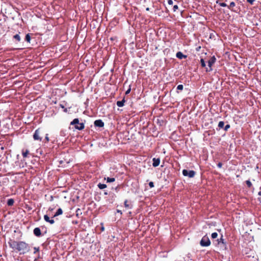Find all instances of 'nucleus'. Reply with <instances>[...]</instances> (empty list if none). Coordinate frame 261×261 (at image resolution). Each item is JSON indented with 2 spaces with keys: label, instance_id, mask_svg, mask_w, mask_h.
I'll list each match as a JSON object with an SVG mask.
<instances>
[{
  "label": "nucleus",
  "instance_id": "1",
  "mask_svg": "<svg viewBox=\"0 0 261 261\" xmlns=\"http://www.w3.org/2000/svg\"><path fill=\"white\" fill-rule=\"evenodd\" d=\"M10 248L20 252V254H24L30 251L29 245L24 241H16L11 240L8 242Z\"/></svg>",
  "mask_w": 261,
  "mask_h": 261
},
{
  "label": "nucleus",
  "instance_id": "2",
  "mask_svg": "<svg viewBox=\"0 0 261 261\" xmlns=\"http://www.w3.org/2000/svg\"><path fill=\"white\" fill-rule=\"evenodd\" d=\"M70 125H74L75 128L80 130H83L85 127L84 124L83 123H79V120L77 118H75L71 121Z\"/></svg>",
  "mask_w": 261,
  "mask_h": 261
},
{
  "label": "nucleus",
  "instance_id": "3",
  "mask_svg": "<svg viewBox=\"0 0 261 261\" xmlns=\"http://www.w3.org/2000/svg\"><path fill=\"white\" fill-rule=\"evenodd\" d=\"M43 133L40 128L36 129L33 135L34 140L41 141L43 138Z\"/></svg>",
  "mask_w": 261,
  "mask_h": 261
},
{
  "label": "nucleus",
  "instance_id": "4",
  "mask_svg": "<svg viewBox=\"0 0 261 261\" xmlns=\"http://www.w3.org/2000/svg\"><path fill=\"white\" fill-rule=\"evenodd\" d=\"M200 244L202 247H207L211 245V241L206 235L202 238L200 242Z\"/></svg>",
  "mask_w": 261,
  "mask_h": 261
},
{
  "label": "nucleus",
  "instance_id": "5",
  "mask_svg": "<svg viewBox=\"0 0 261 261\" xmlns=\"http://www.w3.org/2000/svg\"><path fill=\"white\" fill-rule=\"evenodd\" d=\"M196 174V172L193 170L188 171L186 169H184L182 170V174L185 176H188L189 177L192 178Z\"/></svg>",
  "mask_w": 261,
  "mask_h": 261
},
{
  "label": "nucleus",
  "instance_id": "6",
  "mask_svg": "<svg viewBox=\"0 0 261 261\" xmlns=\"http://www.w3.org/2000/svg\"><path fill=\"white\" fill-rule=\"evenodd\" d=\"M216 61V58L215 57H212L208 61V66L210 67V69H206V71H211L212 70L211 67L213 65V64Z\"/></svg>",
  "mask_w": 261,
  "mask_h": 261
},
{
  "label": "nucleus",
  "instance_id": "7",
  "mask_svg": "<svg viewBox=\"0 0 261 261\" xmlns=\"http://www.w3.org/2000/svg\"><path fill=\"white\" fill-rule=\"evenodd\" d=\"M94 124L95 126L98 127H102L104 126L103 122L100 119L95 120L94 122Z\"/></svg>",
  "mask_w": 261,
  "mask_h": 261
},
{
  "label": "nucleus",
  "instance_id": "8",
  "mask_svg": "<svg viewBox=\"0 0 261 261\" xmlns=\"http://www.w3.org/2000/svg\"><path fill=\"white\" fill-rule=\"evenodd\" d=\"M33 233L35 236H36L37 237H39L41 236V232L40 228L39 227H36L34 228L33 230Z\"/></svg>",
  "mask_w": 261,
  "mask_h": 261
},
{
  "label": "nucleus",
  "instance_id": "9",
  "mask_svg": "<svg viewBox=\"0 0 261 261\" xmlns=\"http://www.w3.org/2000/svg\"><path fill=\"white\" fill-rule=\"evenodd\" d=\"M152 161H153L152 166L154 167H156L158 166L160 163V159L159 158H154L152 159Z\"/></svg>",
  "mask_w": 261,
  "mask_h": 261
},
{
  "label": "nucleus",
  "instance_id": "10",
  "mask_svg": "<svg viewBox=\"0 0 261 261\" xmlns=\"http://www.w3.org/2000/svg\"><path fill=\"white\" fill-rule=\"evenodd\" d=\"M44 219L46 222L49 223L50 224H53L55 223L54 220L53 219H50L47 215L44 216Z\"/></svg>",
  "mask_w": 261,
  "mask_h": 261
},
{
  "label": "nucleus",
  "instance_id": "11",
  "mask_svg": "<svg viewBox=\"0 0 261 261\" xmlns=\"http://www.w3.org/2000/svg\"><path fill=\"white\" fill-rule=\"evenodd\" d=\"M176 56L177 58L179 59H182L183 58H186L187 56L184 55L181 52L178 51L176 53Z\"/></svg>",
  "mask_w": 261,
  "mask_h": 261
},
{
  "label": "nucleus",
  "instance_id": "12",
  "mask_svg": "<svg viewBox=\"0 0 261 261\" xmlns=\"http://www.w3.org/2000/svg\"><path fill=\"white\" fill-rule=\"evenodd\" d=\"M29 154V150L28 149H22V155L24 158L28 157V155Z\"/></svg>",
  "mask_w": 261,
  "mask_h": 261
},
{
  "label": "nucleus",
  "instance_id": "13",
  "mask_svg": "<svg viewBox=\"0 0 261 261\" xmlns=\"http://www.w3.org/2000/svg\"><path fill=\"white\" fill-rule=\"evenodd\" d=\"M63 213V211H62V210L61 208H59L57 211L56 212V213H55V214L54 215V217H55L56 216H58L59 215H60L61 214H62Z\"/></svg>",
  "mask_w": 261,
  "mask_h": 261
},
{
  "label": "nucleus",
  "instance_id": "14",
  "mask_svg": "<svg viewBox=\"0 0 261 261\" xmlns=\"http://www.w3.org/2000/svg\"><path fill=\"white\" fill-rule=\"evenodd\" d=\"M14 200L13 199H9L7 201V205L8 206H12L14 204Z\"/></svg>",
  "mask_w": 261,
  "mask_h": 261
},
{
  "label": "nucleus",
  "instance_id": "15",
  "mask_svg": "<svg viewBox=\"0 0 261 261\" xmlns=\"http://www.w3.org/2000/svg\"><path fill=\"white\" fill-rule=\"evenodd\" d=\"M125 102V100L123 99H122V100H120V101H118L117 102V105L119 107H122L123 105H124V103Z\"/></svg>",
  "mask_w": 261,
  "mask_h": 261
},
{
  "label": "nucleus",
  "instance_id": "16",
  "mask_svg": "<svg viewBox=\"0 0 261 261\" xmlns=\"http://www.w3.org/2000/svg\"><path fill=\"white\" fill-rule=\"evenodd\" d=\"M218 244H220L222 243L223 244L225 245V242H224V239L223 238V236H222L220 239L217 240Z\"/></svg>",
  "mask_w": 261,
  "mask_h": 261
},
{
  "label": "nucleus",
  "instance_id": "17",
  "mask_svg": "<svg viewBox=\"0 0 261 261\" xmlns=\"http://www.w3.org/2000/svg\"><path fill=\"white\" fill-rule=\"evenodd\" d=\"M97 186L100 189H103L107 187V185L106 184H103L101 183H99Z\"/></svg>",
  "mask_w": 261,
  "mask_h": 261
},
{
  "label": "nucleus",
  "instance_id": "18",
  "mask_svg": "<svg viewBox=\"0 0 261 261\" xmlns=\"http://www.w3.org/2000/svg\"><path fill=\"white\" fill-rule=\"evenodd\" d=\"M124 204V206L126 208H131L132 207V205H130V204H128V200H125Z\"/></svg>",
  "mask_w": 261,
  "mask_h": 261
},
{
  "label": "nucleus",
  "instance_id": "19",
  "mask_svg": "<svg viewBox=\"0 0 261 261\" xmlns=\"http://www.w3.org/2000/svg\"><path fill=\"white\" fill-rule=\"evenodd\" d=\"M115 178H114V177H108L107 178V181L108 182H114L115 181Z\"/></svg>",
  "mask_w": 261,
  "mask_h": 261
},
{
  "label": "nucleus",
  "instance_id": "20",
  "mask_svg": "<svg viewBox=\"0 0 261 261\" xmlns=\"http://www.w3.org/2000/svg\"><path fill=\"white\" fill-rule=\"evenodd\" d=\"M224 123L223 121H220L218 124V126L220 128H222L224 127Z\"/></svg>",
  "mask_w": 261,
  "mask_h": 261
},
{
  "label": "nucleus",
  "instance_id": "21",
  "mask_svg": "<svg viewBox=\"0 0 261 261\" xmlns=\"http://www.w3.org/2000/svg\"><path fill=\"white\" fill-rule=\"evenodd\" d=\"M246 184L248 188H250L252 185L251 181L249 180H246Z\"/></svg>",
  "mask_w": 261,
  "mask_h": 261
},
{
  "label": "nucleus",
  "instance_id": "22",
  "mask_svg": "<svg viewBox=\"0 0 261 261\" xmlns=\"http://www.w3.org/2000/svg\"><path fill=\"white\" fill-rule=\"evenodd\" d=\"M25 40L28 42H30L31 37L29 34L25 36Z\"/></svg>",
  "mask_w": 261,
  "mask_h": 261
},
{
  "label": "nucleus",
  "instance_id": "23",
  "mask_svg": "<svg viewBox=\"0 0 261 261\" xmlns=\"http://www.w3.org/2000/svg\"><path fill=\"white\" fill-rule=\"evenodd\" d=\"M14 38L18 41H19L20 40V37L18 34H16L15 35H14Z\"/></svg>",
  "mask_w": 261,
  "mask_h": 261
},
{
  "label": "nucleus",
  "instance_id": "24",
  "mask_svg": "<svg viewBox=\"0 0 261 261\" xmlns=\"http://www.w3.org/2000/svg\"><path fill=\"white\" fill-rule=\"evenodd\" d=\"M34 254H36L37 252H38L40 251V248L39 247H35L34 248Z\"/></svg>",
  "mask_w": 261,
  "mask_h": 261
},
{
  "label": "nucleus",
  "instance_id": "25",
  "mask_svg": "<svg viewBox=\"0 0 261 261\" xmlns=\"http://www.w3.org/2000/svg\"><path fill=\"white\" fill-rule=\"evenodd\" d=\"M200 63H201V66L202 67H205L206 65H205L204 60L203 59H201Z\"/></svg>",
  "mask_w": 261,
  "mask_h": 261
},
{
  "label": "nucleus",
  "instance_id": "26",
  "mask_svg": "<svg viewBox=\"0 0 261 261\" xmlns=\"http://www.w3.org/2000/svg\"><path fill=\"white\" fill-rule=\"evenodd\" d=\"M217 236H218V233L217 232H213L212 234V238L213 239L216 238L217 237Z\"/></svg>",
  "mask_w": 261,
  "mask_h": 261
},
{
  "label": "nucleus",
  "instance_id": "27",
  "mask_svg": "<svg viewBox=\"0 0 261 261\" xmlns=\"http://www.w3.org/2000/svg\"><path fill=\"white\" fill-rule=\"evenodd\" d=\"M183 85H178L177 87V90H182L183 89Z\"/></svg>",
  "mask_w": 261,
  "mask_h": 261
},
{
  "label": "nucleus",
  "instance_id": "28",
  "mask_svg": "<svg viewBox=\"0 0 261 261\" xmlns=\"http://www.w3.org/2000/svg\"><path fill=\"white\" fill-rule=\"evenodd\" d=\"M234 6H235V3L233 2H232L230 3V5L229 6H228V8H230L231 7H233Z\"/></svg>",
  "mask_w": 261,
  "mask_h": 261
},
{
  "label": "nucleus",
  "instance_id": "29",
  "mask_svg": "<svg viewBox=\"0 0 261 261\" xmlns=\"http://www.w3.org/2000/svg\"><path fill=\"white\" fill-rule=\"evenodd\" d=\"M149 186L150 187V188H153L154 187V183L152 181H150L149 182Z\"/></svg>",
  "mask_w": 261,
  "mask_h": 261
},
{
  "label": "nucleus",
  "instance_id": "30",
  "mask_svg": "<svg viewBox=\"0 0 261 261\" xmlns=\"http://www.w3.org/2000/svg\"><path fill=\"white\" fill-rule=\"evenodd\" d=\"M80 214H81L82 213L81 212V210L80 208H77L76 210V216L78 217V216H79V215L80 214Z\"/></svg>",
  "mask_w": 261,
  "mask_h": 261
},
{
  "label": "nucleus",
  "instance_id": "31",
  "mask_svg": "<svg viewBox=\"0 0 261 261\" xmlns=\"http://www.w3.org/2000/svg\"><path fill=\"white\" fill-rule=\"evenodd\" d=\"M219 5L221 7H225L227 6V5L224 3H219Z\"/></svg>",
  "mask_w": 261,
  "mask_h": 261
},
{
  "label": "nucleus",
  "instance_id": "32",
  "mask_svg": "<svg viewBox=\"0 0 261 261\" xmlns=\"http://www.w3.org/2000/svg\"><path fill=\"white\" fill-rule=\"evenodd\" d=\"M178 9V6L175 5L173 6V10L174 12L176 11V10Z\"/></svg>",
  "mask_w": 261,
  "mask_h": 261
},
{
  "label": "nucleus",
  "instance_id": "33",
  "mask_svg": "<svg viewBox=\"0 0 261 261\" xmlns=\"http://www.w3.org/2000/svg\"><path fill=\"white\" fill-rule=\"evenodd\" d=\"M230 128V125L229 124H227L225 125V127H224V130L225 131L227 130L228 128Z\"/></svg>",
  "mask_w": 261,
  "mask_h": 261
},
{
  "label": "nucleus",
  "instance_id": "34",
  "mask_svg": "<svg viewBox=\"0 0 261 261\" xmlns=\"http://www.w3.org/2000/svg\"><path fill=\"white\" fill-rule=\"evenodd\" d=\"M173 3V2L172 0H168V4L169 5H172Z\"/></svg>",
  "mask_w": 261,
  "mask_h": 261
},
{
  "label": "nucleus",
  "instance_id": "35",
  "mask_svg": "<svg viewBox=\"0 0 261 261\" xmlns=\"http://www.w3.org/2000/svg\"><path fill=\"white\" fill-rule=\"evenodd\" d=\"M45 139L46 142L49 141V137H48V134H46Z\"/></svg>",
  "mask_w": 261,
  "mask_h": 261
},
{
  "label": "nucleus",
  "instance_id": "36",
  "mask_svg": "<svg viewBox=\"0 0 261 261\" xmlns=\"http://www.w3.org/2000/svg\"><path fill=\"white\" fill-rule=\"evenodd\" d=\"M248 3L251 4H252L254 1V0H247Z\"/></svg>",
  "mask_w": 261,
  "mask_h": 261
},
{
  "label": "nucleus",
  "instance_id": "37",
  "mask_svg": "<svg viewBox=\"0 0 261 261\" xmlns=\"http://www.w3.org/2000/svg\"><path fill=\"white\" fill-rule=\"evenodd\" d=\"M217 166L219 168H221L222 166V164L221 163H219L218 164Z\"/></svg>",
  "mask_w": 261,
  "mask_h": 261
},
{
  "label": "nucleus",
  "instance_id": "38",
  "mask_svg": "<svg viewBox=\"0 0 261 261\" xmlns=\"http://www.w3.org/2000/svg\"><path fill=\"white\" fill-rule=\"evenodd\" d=\"M130 91V88L128 89L125 92L126 94H128Z\"/></svg>",
  "mask_w": 261,
  "mask_h": 261
},
{
  "label": "nucleus",
  "instance_id": "39",
  "mask_svg": "<svg viewBox=\"0 0 261 261\" xmlns=\"http://www.w3.org/2000/svg\"><path fill=\"white\" fill-rule=\"evenodd\" d=\"M117 212H118V213H120V214H122V213L121 211H120V210H117Z\"/></svg>",
  "mask_w": 261,
  "mask_h": 261
},
{
  "label": "nucleus",
  "instance_id": "40",
  "mask_svg": "<svg viewBox=\"0 0 261 261\" xmlns=\"http://www.w3.org/2000/svg\"><path fill=\"white\" fill-rule=\"evenodd\" d=\"M216 3L219 5V3H220L219 1H216Z\"/></svg>",
  "mask_w": 261,
  "mask_h": 261
},
{
  "label": "nucleus",
  "instance_id": "41",
  "mask_svg": "<svg viewBox=\"0 0 261 261\" xmlns=\"http://www.w3.org/2000/svg\"><path fill=\"white\" fill-rule=\"evenodd\" d=\"M258 194L259 195H261V191H259V192H258Z\"/></svg>",
  "mask_w": 261,
  "mask_h": 261
},
{
  "label": "nucleus",
  "instance_id": "42",
  "mask_svg": "<svg viewBox=\"0 0 261 261\" xmlns=\"http://www.w3.org/2000/svg\"><path fill=\"white\" fill-rule=\"evenodd\" d=\"M101 229H102V230H104V228H103V227H102V228H101Z\"/></svg>",
  "mask_w": 261,
  "mask_h": 261
},
{
  "label": "nucleus",
  "instance_id": "43",
  "mask_svg": "<svg viewBox=\"0 0 261 261\" xmlns=\"http://www.w3.org/2000/svg\"><path fill=\"white\" fill-rule=\"evenodd\" d=\"M259 119L261 120V117H259Z\"/></svg>",
  "mask_w": 261,
  "mask_h": 261
}]
</instances>
